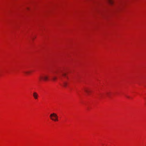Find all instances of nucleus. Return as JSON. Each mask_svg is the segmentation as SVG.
Returning <instances> with one entry per match:
<instances>
[{
    "instance_id": "1",
    "label": "nucleus",
    "mask_w": 146,
    "mask_h": 146,
    "mask_svg": "<svg viewBox=\"0 0 146 146\" xmlns=\"http://www.w3.org/2000/svg\"><path fill=\"white\" fill-rule=\"evenodd\" d=\"M50 116L52 120L54 121H58V116L56 113H52Z\"/></svg>"
},
{
    "instance_id": "2",
    "label": "nucleus",
    "mask_w": 146,
    "mask_h": 146,
    "mask_svg": "<svg viewBox=\"0 0 146 146\" xmlns=\"http://www.w3.org/2000/svg\"><path fill=\"white\" fill-rule=\"evenodd\" d=\"M54 72L56 74H59L61 73L62 74V76L64 77H65L66 76V74L65 73L64 71L62 70H59L58 69H56L54 71Z\"/></svg>"
},
{
    "instance_id": "3",
    "label": "nucleus",
    "mask_w": 146,
    "mask_h": 146,
    "mask_svg": "<svg viewBox=\"0 0 146 146\" xmlns=\"http://www.w3.org/2000/svg\"><path fill=\"white\" fill-rule=\"evenodd\" d=\"M39 79L40 80H43L44 81H47L48 80V76L45 74L42 76H40Z\"/></svg>"
},
{
    "instance_id": "4",
    "label": "nucleus",
    "mask_w": 146,
    "mask_h": 146,
    "mask_svg": "<svg viewBox=\"0 0 146 146\" xmlns=\"http://www.w3.org/2000/svg\"><path fill=\"white\" fill-rule=\"evenodd\" d=\"M33 96L35 99H37L38 96V95L36 92H34L33 93Z\"/></svg>"
},
{
    "instance_id": "5",
    "label": "nucleus",
    "mask_w": 146,
    "mask_h": 146,
    "mask_svg": "<svg viewBox=\"0 0 146 146\" xmlns=\"http://www.w3.org/2000/svg\"><path fill=\"white\" fill-rule=\"evenodd\" d=\"M84 90L85 92L88 94H89L90 92V90L87 88H85Z\"/></svg>"
},
{
    "instance_id": "6",
    "label": "nucleus",
    "mask_w": 146,
    "mask_h": 146,
    "mask_svg": "<svg viewBox=\"0 0 146 146\" xmlns=\"http://www.w3.org/2000/svg\"><path fill=\"white\" fill-rule=\"evenodd\" d=\"M107 1L111 5H112L113 3V0H107Z\"/></svg>"
},
{
    "instance_id": "7",
    "label": "nucleus",
    "mask_w": 146,
    "mask_h": 146,
    "mask_svg": "<svg viewBox=\"0 0 146 146\" xmlns=\"http://www.w3.org/2000/svg\"><path fill=\"white\" fill-rule=\"evenodd\" d=\"M57 79V78L55 76H53L52 77V80L54 81H55Z\"/></svg>"
},
{
    "instance_id": "8",
    "label": "nucleus",
    "mask_w": 146,
    "mask_h": 146,
    "mask_svg": "<svg viewBox=\"0 0 146 146\" xmlns=\"http://www.w3.org/2000/svg\"><path fill=\"white\" fill-rule=\"evenodd\" d=\"M63 86L65 87H66L67 86V83L66 82H63Z\"/></svg>"
},
{
    "instance_id": "9",
    "label": "nucleus",
    "mask_w": 146,
    "mask_h": 146,
    "mask_svg": "<svg viewBox=\"0 0 146 146\" xmlns=\"http://www.w3.org/2000/svg\"><path fill=\"white\" fill-rule=\"evenodd\" d=\"M31 72L29 71H25L24 72L26 74H29Z\"/></svg>"
},
{
    "instance_id": "10",
    "label": "nucleus",
    "mask_w": 146,
    "mask_h": 146,
    "mask_svg": "<svg viewBox=\"0 0 146 146\" xmlns=\"http://www.w3.org/2000/svg\"><path fill=\"white\" fill-rule=\"evenodd\" d=\"M126 97H127V98H129V96H126Z\"/></svg>"
},
{
    "instance_id": "11",
    "label": "nucleus",
    "mask_w": 146,
    "mask_h": 146,
    "mask_svg": "<svg viewBox=\"0 0 146 146\" xmlns=\"http://www.w3.org/2000/svg\"><path fill=\"white\" fill-rule=\"evenodd\" d=\"M65 77H66V78H67V76H66Z\"/></svg>"
},
{
    "instance_id": "12",
    "label": "nucleus",
    "mask_w": 146,
    "mask_h": 146,
    "mask_svg": "<svg viewBox=\"0 0 146 146\" xmlns=\"http://www.w3.org/2000/svg\"><path fill=\"white\" fill-rule=\"evenodd\" d=\"M65 77H66V78H67V76H66Z\"/></svg>"
}]
</instances>
